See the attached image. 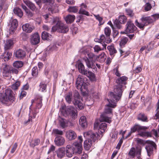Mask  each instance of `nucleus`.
I'll use <instances>...</instances> for the list:
<instances>
[{"label":"nucleus","mask_w":159,"mask_h":159,"mask_svg":"<svg viewBox=\"0 0 159 159\" xmlns=\"http://www.w3.org/2000/svg\"><path fill=\"white\" fill-rule=\"evenodd\" d=\"M107 48L109 51L110 55L112 58L115 55V54L116 53L117 50L114 48L113 45L108 46Z\"/></svg>","instance_id":"29"},{"label":"nucleus","mask_w":159,"mask_h":159,"mask_svg":"<svg viewBox=\"0 0 159 159\" xmlns=\"http://www.w3.org/2000/svg\"><path fill=\"white\" fill-rule=\"evenodd\" d=\"M128 41V38L127 37L123 38L121 39L120 43V45L121 46H124L126 43Z\"/></svg>","instance_id":"50"},{"label":"nucleus","mask_w":159,"mask_h":159,"mask_svg":"<svg viewBox=\"0 0 159 159\" xmlns=\"http://www.w3.org/2000/svg\"><path fill=\"white\" fill-rule=\"evenodd\" d=\"M149 0H144V2L146 3L144 6L145 11H147L150 10L152 8L151 4L150 3Z\"/></svg>","instance_id":"39"},{"label":"nucleus","mask_w":159,"mask_h":159,"mask_svg":"<svg viewBox=\"0 0 159 159\" xmlns=\"http://www.w3.org/2000/svg\"><path fill=\"white\" fill-rule=\"evenodd\" d=\"M104 33L106 37H110L111 33L110 28L108 27L105 28L104 29Z\"/></svg>","instance_id":"48"},{"label":"nucleus","mask_w":159,"mask_h":159,"mask_svg":"<svg viewBox=\"0 0 159 159\" xmlns=\"http://www.w3.org/2000/svg\"><path fill=\"white\" fill-rule=\"evenodd\" d=\"M84 137L86 135L90 138V139L85 140L84 142V148L87 151L89 150L91 147H93V143L95 142L100 136L97 133H93L91 131L85 133L84 134Z\"/></svg>","instance_id":"4"},{"label":"nucleus","mask_w":159,"mask_h":159,"mask_svg":"<svg viewBox=\"0 0 159 159\" xmlns=\"http://www.w3.org/2000/svg\"><path fill=\"white\" fill-rule=\"evenodd\" d=\"M75 19V16L74 15H69L65 18V20L66 23L68 24H71L72 23Z\"/></svg>","instance_id":"34"},{"label":"nucleus","mask_w":159,"mask_h":159,"mask_svg":"<svg viewBox=\"0 0 159 159\" xmlns=\"http://www.w3.org/2000/svg\"><path fill=\"white\" fill-rule=\"evenodd\" d=\"M127 18L124 15L119 16L118 19H116L114 22V25L118 29H120L122 27L121 24H124L126 22Z\"/></svg>","instance_id":"13"},{"label":"nucleus","mask_w":159,"mask_h":159,"mask_svg":"<svg viewBox=\"0 0 159 159\" xmlns=\"http://www.w3.org/2000/svg\"><path fill=\"white\" fill-rule=\"evenodd\" d=\"M39 86H40V89L42 92H43L47 88L46 84H43V83H41Z\"/></svg>","instance_id":"55"},{"label":"nucleus","mask_w":159,"mask_h":159,"mask_svg":"<svg viewBox=\"0 0 159 159\" xmlns=\"http://www.w3.org/2000/svg\"><path fill=\"white\" fill-rule=\"evenodd\" d=\"M65 142L64 138L61 136H57L54 139V143L56 145L60 146L64 145Z\"/></svg>","instance_id":"19"},{"label":"nucleus","mask_w":159,"mask_h":159,"mask_svg":"<svg viewBox=\"0 0 159 159\" xmlns=\"http://www.w3.org/2000/svg\"><path fill=\"white\" fill-rule=\"evenodd\" d=\"M12 53L10 52L5 50L4 52L0 56V58L4 61H7L11 57Z\"/></svg>","instance_id":"23"},{"label":"nucleus","mask_w":159,"mask_h":159,"mask_svg":"<svg viewBox=\"0 0 159 159\" xmlns=\"http://www.w3.org/2000/svg\"><path fill=\"white\" fill-rule=\"evenodd\" d=\"M94 41L96 42H99L100 43V44L103 46L102 50H104V49H106L107 44H106L104 42H103V43H102L100 39H94Z\"/></svg>","instance_id":"53"},{"label":"nucleus","mask_w":159,"mask_h":159,"mask_svg":"<svg viewBox=\"0 0 159 159\" xmlns=\"http://www.w3.org/2000/svg\"><path fill=\"white\" fill-rule=\"evenodd\" d=\"M72 91H70L66 94L65 98L66 102L70 104L72 102L75 108L79 110L84 108V105L82 102V98L77 91H75L73 94Z\"/></svg>","instance_id":"1"},{"label":"nucleus","mask_w":159,"mask_h":159,"mask_svg":"<svg viewBox=\"0 0 159 159\" xmlns=\"http://www.w3.org/2000/svg\"><path fill=\"white\" fill-rule=\"evenodd\" d=\"M40 42V37L38 33H34L30 38V42L32 44L36 45Z\"/></svg>","instance_id":"20"},{"label":"nucleus","mask_w":159,"mask_h":159,"mask_svg":"<svg viewBox=\"0 0 159 159\" xmlns=\"http://www.w3.org/2000/svg\"><path fill=\"white\" fill-rule=\"evenodd\" d=\"M20 82L19 81H17L16 83L13 84L11 86L12 89L15 90L18 89L19 86H20Z\"/></svg>","instance_id":"49"},{"label":"nucleus","mask_w":159,"mask_h":159,"mask_svg":"<svg viewBox=\"0 0 159 159\" xmlns=\"http://www.w3.org/2000/svg\"><path fill=\"white\" fill-rule=\"evenodd\" d=\"M67 115L70 116L73 119H75L77 117V111L72 106H68L65 110Z\"/></svg>","instance_id":"11"},{"label":"nucleus","mask_w":159,"mask_h":159,"mask_svg":"<svg viewBox=\"0 0 159 159\" xmlns=\"http://www.w3.org/2000/svg\"><path fill=\"white\" fill-rule=\"evenodd\" d=\"M26 93L25 91L21 90L20 95V99H22L24 97H25L26 95Z\"/></svg>","instance_id":"63"},{"label":"nucleus","mask_w":159,"mask_h":159,"mask_svg":"<svg viewBox=\"0 0 159 159\" xmlns=\"http://www.w3.org/2000/svg\"><path fill=\"white\" fill-rule=\"evenodd\" d=\"M71 148L75 152V153L79 154L81 153L82 148V144L81 143H78V141L75 142L71 145Z\"/></svg>","instance_id":"16"},{"label":"nucleus","mask_w":159,"mask_h":159,"mask_svg":"<svg viewBox=\"0 0 159 159\" xmlns=\"http://www.w3.org/2000/svg\"><path fill=\"white\" fill-rule=\"evenodd\" d=\"M136 153V150L134 148L132 147L131 148L128 154L130 158H133L134 157Z\"/></svg>","instance_id":"44"},{"label":"nucleus","mask_w":159,"mask_h":159,"mask_svg":"<svg viewBox=\"0 0 159 159\" xmlns=\"http://www.w3.org/2000/svg\"><path fill=\"white\" fill-rule=\"evenodd\" d=\"M107 128V124L105 123H102L99 125V130H100L101 134H102L105 132Z\"/></svg>","instance_id":"38"},{"label":"nucleus","mask_w":159,"mask_h":159,"mask_svg":"<svg viewBox=\"0 0 159 159\" xmlns=\"http://www.w3.org/2000/svg\"><path fill=\"white\" fill-rule=\"evenodd\" d=\"M79 124L83 129H85L87 126V122L85 116L81 117L79 120Z\"/></svg>","instance_id":"27"},{"label":"nucleus","mask_w":159,"mask_h":159,"mask_svg":"<svg viewBox=\"0 0 159 159\" xmlns=\"http://www.w3.org/2000/svg\"><path fill=\"white\" fill-rule=\"evenodd\" d=\"M113 30V38H115L118 34V31L116 30L114 28L112 29Z\"/></svg>","instance_id":"62"},{"label":"nucleus","mask_w":159,"mask_h":159,"mask_svg":"<svg viewBox=\"0 0 159 159\" xmlns=\"http://www.w3.org/2000/svg\"><path fill=\"white\" fill-rule=\"evenodd\" d=\"M76 88L80 91L82 92L83 89L85 88L86 83L84 82L83 76L79 77L76 80Z\"/></svg>","instance_id":"15"},{"label":"nucleus","mask_w":159,"mask_h":159,"mask_svg":"<svg viewBox=\"0 0 159 159\" xmlns=\"http://www.w3.org/2000/svg\"><path fill=\"white\" fill-rule=\"evenodd\" d=\"M41 37L43 40H49L52 38V36L51 34L44 31L42 33Z\"/></svg>","instance_id":"33"},{"label":"nucleus","mask_w":159,"mask_h":159,"mask_svg":"<svg viewBox=\"0 0 159 159\" xmlns=\"http://www.w3.org/2000/svg\"><path fill=\"white\" fill-rule=\"evenodd\" d=\"M0 69L4 77H11L12 74H17L18 70L5 63H2L0 66Z\"/></svg>","instance_id":"5"},{"label":"nucleus","mask_w":159,"mask_h":159,"mask_svg":"<svg viewBox=\"0 0 159 159\" xmlns=\"http://www.w3.org/2000/svg\"><path fill=\"white\" fill-rule=\"evenodd\" d=\"M23 30L27 33L30 32V25L28 23L23 25L22 26Z\"/></svg>","instance_id":"43"},{"label":"nucleus","mask_w":159,"mask_h":159,"mask_svg":"<svg viewBox=\"0 0 159 159\" xmlns=\"http://www.w3.org/2000/svg\"><path fill=\"white\" fill-rule=\"evenodd\" d=\"M154 47V44L152 42H149L148 45L146 47V49H148V51H150L153 49Z\"/></svg>","instance_id":"54"},{"label":"nucleus","mask_w":159,"mask_h":159,"mask_svg":"<svg viewBox=\"0 0 159 159\" xmlns=\"http://www.w3.org/2000/svg\"><path fill=\"white\" fill-rule=\"evenodd\" d=\"M22 7L23 8V9L25 11L26 14H28L29 15L30 14V11L27 8V7L26 6H25L24 5L22 4Z\"/></svg>","instance_id":"60"},{"label":"nucleus","mask_w":159,"mask_h":159,"mask_svg":"<svg viewBox=\"0 0 159 159\" xmlns=\"http://www.w3.org/2000/svg\"><path fill=\"white\" fill-rule=\"evenodd\" d=\"M67 138L70 140L75 139L77 137L76 133L73 130H70L66 132Z\"/></svg>","instance_id":"24"},{"label":"nucleus","mask_w":159,"mask_h":159,"mask_svg":"<svg viewBox=\"0 0 159 159\" xmlns=\"http://www.w3.org/2000/svg\"><path fill=\"white\" fill-rule=\"evenodd\" d=\"M23 65V63L21 61H16L13 63V66L15 68L17 69L22 67Z\"/></svg>","instance_id":"41"},{"label":"nucleus","mask_w":159,"mask_h":159,"mask_svg":"<svg viewBox=\"0 0 159 159\" xmlns=\"http://www.w3.org/2000/svg\"><path fill=\"white\" fill-rule=\"evenodd\" d=\"M86 7L87 6L85 5L84 3L82 4L81 5V8L80 9L79 11V13L80 14H81L82 15H85L87 16H89V12L88 11H86L85 10L82 9V8L83 7L85 8H86Z\"/></svg>","instance_id":"36"},{"label":"nucleus","mask_w":159,"mask_h":159,"mask_svg":"<svg viewBox=\"0 0 159 159\" xmlns=\"http://www.w3.org/2000/svg\"><path fill=\"white\" fill-rule=\"evenodd\" d=\"M56 31L59 33H66L69 31L68 27L61 21H58L56 25L52 27L51 32H54Z\"/></svg>","instance_id":"10"},{"label":"nucleus","mask_w":159,"mask_h":159,"mask_svg":"<svg viewBox=\"0 0 159 159\" xmlns=\"http://www.w3.org/2000/svg\"><path fill=\"white\" fill-rule=\"evenodd\" d=\"M10 22L11 23L10 27H12L14 29H17L18 26V22L17 20L14 19L13 20H10Z\"/></svg>","instance_id":"42"},{"label":"nucleus","mask_w":159,"mask_h":159,"mask_svg":"<svg viewBox=\"0 0 159 159\" xmlns=\"http://www.w3.org/2000/svg\"><path fill=\"white\" fill-rule=\"evenodd\" d=\"M65 152L67 157H70L73 156V154L75 153L74 150L71 148V145H67L66 147Z\"/></svg>","instance_id":"25"},{"label":"nucleus","mask_w":159,"mask_h":159,"mask_svg":"<svg viewBox=\"0 0 159 159\" xmlns=\"http://www.w3.org/2000/svg\"><path fill=\"white\" fill-rule=\"evenodd\" d=\"M15 57L20 59H23L25 56V52L21 49H19L14 52Z\"/></svg>","instance_id":"21"},{"label":"nucleus","mask_w":159,"mask_h":159,"mask_svg":"<svg viewBox=\"0 0 159 159\" xmlns=\"http://www.w3.org/2000/svg\"><path fill=\"white\" fill-rule=\"evenodd\" d=\"M36 3L40 7L42 3H45L49 2L50 3H53L54 0H34Z\"/></svg>","instance_id":"40"},{"label":"nucleus","mask_w":159,"mask_h":159,"mask_svg":"<svg viewBox=\"0 0 159 159\" xmlns=\"http://www.w3.org/2000/svg\"><path fill=\"white\" fill-rule=\"evenodd\" d=\"M99 94L97 92H94L92 93L91 97L95 99L99 98Z\"/></svg>","instance_id":"57"},{"label":"nucleus","mask_w":159,"mask_h":159,"mask_svg":"<svg viewBox=\"0 0 159 159\" xmlns=\"http://www.w3.org/2000/svg\"><path fill=\"white\" fill-rule=\"evenodd\" d=\"M84 75L87 76L91 81H94L96 80L94 74L91 71H88L87 70Z\"/></svg>","instance_id":"32"},{"label":"nucleus","mask_w":159,"mask_h":159,"mask_svg":"<svg viewBox=\"0 0 159 159\" xmlns=\"http://www.w3.org/2000/svg\"><path fill=\"white\" fill-rule=\"evenodd\" d=\"M123 143V139L122 138H121L119 141L118 143L116 146V148L117 149H119L120 148L121 145Z\"/></svg>","instance_id":"61"},{"label":"nucleus","mask_w":159,"mask_h":159,"mask_svg":"<svg viewBox=\"0 0 159 159\" xmlns=\"http://www.w3.org/2000/svg\"><path fill=\"white\" fill-rule=\"evenodd\" d=\"M147 145L145 147V148L147 152L148 155L150 156L153 153V148H156V143L152 141L149 140L146 141Z\"/></svg>","instance_id":"12"},{"label":"nucleus","mask_w":159,"mask_h":159,"mask_svg":"<svg viewBox=\"0 0 159 159\" xmlns=\"http://www.w3.org/2000/svg\"><path fill=\"white\" fill-rule=\"evenodd\" d=\"M56 152L58 158L61 159L65 155V148L64 147L60 148L57 150Z\"/></svg>","instance_id":"26"},{"label":"nucleus","mask_w":159,"mask_h":159,"mask_svg":"<svg viewBox=\"0 0 159 159\" xmlns=\"http://www.w3.org/2000/svg\"><path fill=\"white\" fill-rule=\"evenodd\" d=\"M138 120L144 122H147L148 120L147 116L143 113H140L138 114L137 118Z\"/></svg>","instance_id":"30"},{"label":"nucleus","mask_w":159,"mask_h":159,"mask_svg":"<svg viewBox=\"0 0 159 159\" xmlns=\"http://www.w3.org/2000/svg\"><path fill=\"white\" fill-rule=\"evenodd\" d=\"M137 143L139 144H140L141 145H144L145 144H146V141H144L143 140H142L141 139H138L137 140Z\"/></svg>","instance_id":"59"},{"label":"nucleus","mask_w":159,"mask_h":159,"mask_svg":"<svg viewBox=\"0 0 159 159\" xmlns=\"http://www.w3.org/2000/svg\"><path fill=\"white\" fill-rule=\"evenodd\" d=\"M125 88L120 85H116L114 88V93L111 92L108 97L113 102H117L120 98L122 93Z\"/></svg>","instance_id":"6"},{"label":"nucleus","mask_w":159,"mask_h":159,"mask_svg":"<svg viewBox=\"0 0 159 159\" xmlns=\"http://www.w3.org/2000/svg\"><path fill=\"white\" fill-rule=\"evenodd\" d=\"M53 132L54 134L60 135H63V132L62 130H59L57 129H54L53 130Z\"/></svg>","instance_id":"58"},{"label":"nucleus","mask_w":159,"mask_h":159,"mask_svg":"<svg viewBox=\"0 0 159 159\" xmlns=\"http://www.w3.org/2000/svg\"><path fill=\"white\" fill-rule=\"evenodd\" d=\"M94 49L95 52H98L100 51H101L102 50V49L100 46L98 45H95L94 48Z\"/></svg>","instance_id":"64"},{"label":"nucleus","mask_w":159,"mask_h":159,"mask_svg":"<svg viewBox=\"0 0 159 159\" xmlns=\"http://www.w3.org/2000/svg\"><path fill=\"white\" fill-rule=\"evenodd\" d=\"M13 11L15 14L16 15L20 18L23 15V13L21 10L19 8H15L13 9Z\"/></svg>","instance_id":"37"},{"label":"nucleus","mask_w":159,"mask_h":159,"mask_svg":"<svg viewBox=\"0 0 159 159\" xmlns=\"http://www.w3.org/2000/svg\"><path fill=\"white\" fill-rule=\"evenodd\" d=\"M13 43L12 40L10 39L7 40L5 44V50H7L11 48L13 46Z\"/></svg>","instance_id":"28"},{"label":"nucleus","mask_w":159,"mask_h":159,"mask_svg":"<svg viewBox=\"0 0 159 159\" xmlns=\"http://www.w3.org/2000/svg\"><path fill=\"white\" fill-rule=\"evenodd\" d=\"M128 78L125 76L118 78L116 80V83L117 85H120L126 88L125 85L127 84V80Z\"/></svg>","instance_id":"17"},{"label":"nucleus","mask_w":159,"mask_h":159,"mask_svg":"<svg viewBox=\"0 0 159 159\" xmlns=\"http://www.w3.org/2000/svg\"><path fill=\"white\" fill-rule=\"evenodd\" d=\"M66 120L64 119H61L59 120V124L60 126L62 128H64L66 126Z\"/></svg>","instance_id":"52"},{"label":"nucleus","mask_w":159,"mask_h":159,"mask_svg":"<svg viewBox=\"0 0 159 159\" xmlns=\"http://www.w3.org/2000/svg\"><path fill=\"white\" fill-rule=\"evenodd\" d=\"M143 127H147V128L143 130L142 129V132H148V133L149 134L147 136H145V137H142L143 138H149V137H152V134H153L156 137H157L159 136L157 131V130H156L154 129H153L151 131V132L150 131H146V130L148 128V127H147L145 126H143Z\"/></svg>","instance_id":"22"},{"label":"nucleus","mask_w":159,"mask_h":159,"mask_svg":"<svg viewBox=\"0 0 159 159\" xmlns=\"http://www.w3.org/2000/svg\"><path fill=\"white\" fill-rule=\"evenodd\" d=\"M94 16L96 19L99 21V24L100 25L103 24L104 23L102 22L103 18L102 17H101L99 15H94Z\"/></svg>","instance_id":"51"},{"label":"nucleus","mask_w":159,"mask_h":159,"mask_svg":"<svg viewBox=\"0 0 159 159\" xmlns=\"http://www.w3.org/2000/svg\"><path fill=\"white\" fill-rule=\"evenodd\" d=\"M40 140L39 139H36L32 141L31 144H30V146L33 148L35 146L38 145L40 143Z\"/></svg>","instance_id":"46"},{"label":"nucleus","mask_w":159,"mask_h":159,"mask_svg":"<svg viewBox=\"0 0 159 159\" xmlns=\"http://www.w3.org/2000/svg\"><path fill=\"white\" fill-rule=\"evenodd\" d=\"M78 7L76 6H70L68 10L70 12L76 13L78 11Z\"/></svg>","instance_id":"45"},{"label":"nucleus","mask_w":159,"mask_h":159,"mask_svg":"<svg viewBox=\"0 0 159 159\" xmlns=\"http://www.w3.org/2000/svg\"><path fill=\"white\" fill-rule=\"evenodd\" d=\"M32 75L34 77H36L38 73V68L37 67H34L32 70Z\"/></svg>","instance_id":"47"},{"label":"nucleus","mask_w":159,"mask_h":159,"mask_svg":"<svg viewBox=\"0 0 159 159\" xmlns=\"http://www.w3.org/2000/svg\"><path fill=\"white\" fill-rule=\"evenodd\" d=\"M147 127H143V126H141L138 124H136L131 128L130 131L126 137L125 139H127L130 136L132 133H134L136 131L138 132V135L141 137L148 136L149 134L148 133L142 132V129L144 130Z\"/></svg>","instance_id":"8"},{"label":"nucleus","mask_w":159,"mask_h":159,"mask_svg":"<svg viewBox=\"0 0 159 159\" xmlns=\"http://www.w3.org/2000/svg\"><path fill=\"white\" fill-rule=\"evenodd\" d=\"M137 29L133 22L131 20L128 21L126 25V29L125 30L126 33H131L134 32Z\"/></svg>","instance_id":"14"},{"label":"nucleus","mask_w":159,"mask_h":159,"mask_svg":"<svg viewBox=\"0 0 159 159\" xmlns=\"http://www.w3.org/2000/svg\"><path fill=\"white\" fill-rule=\"evenodd\" d=\"M88 57L84 58L86 65L88 68H91L94 70L93 71H96L97 68L94 64V62L96 61L97 56L92 53H89L87 54Z\"/></svg>","instance_id":"7"},{"label":"nucleus","mask_w":159,"mask_h":159,"mask_svg":"<svg viewBox=\"0 0 159 159\" xmlns=\"http://www.w3.org/2000/svg\"><path fill=\"white\" fill-rule=\"evenodd\" d=\"M106 58V55L104 52L102 53L98 56H97L96 60L100 62H104Z\"/></svg>","instance_id":"35"},{"label":"nucleus","mask_w":159,"mask_h":159,"mask_svg":"<svg viewBox=\"0 0 159 159\" xmlns=\"http://www.w3.org/2000/svg\"><path fill=\"white\" fill-rule=\"evenodd\" d=\"M126 11L127 13V15H129L130 17H132L134 15L133 11L130 9H126Z\"/></svg>","instance_id":"56"},{"label":"nucleus","mask_w":159,"mask_h":159,"mask_svg":"<svg viewBox=\"0 0 159 159\" xmlns=\"http://www.w3.org/2000/svg\"><path fill=\"white\" fill-rule=\"evenodd\" d=\"M109 103L107 105V107L105 108V111L100 116L99 120L101 122L104 121L110 123L111 122V118L108 116V114L112 115V109L111 108H114L116 105L115 103L116 101L113 102L112 100L107 99Z\"/></svg>","instance_id":"2"},{"label":"nucleus","mask_w":159,"mask_h":159,"mask_svg":"<svg viewBox=\"0 0 159 159\" xmlns=\"http://www.w3.org/2000/svg\"><path fill=\"white\" fill-rule=\"evenodd\" d=\"M141 23L138 22L137 20L135 21L136 25L140 29L143 30L145 26L152 23L154 22V20L150 16H142L140 19Z\"/></svg>","instance_id":"9"},{"label":"nucleus","mask_w":159,"mask_h":159,"mask_svg":"<svg viewBox=\"0 0 159 159\" xmlns=\"http://www.w3.org/2000/svg\"><path fill=\"white\" fill-rule=\"evenodd\" d=\"M42 98L40 96L36 97L34 99L31 100L32 104L30 105V107L34 103H36V107L39 109L43 105L42 103Z\"/></svg>","instance_id":"18"},{"label":"nucleus","mask_w":159,"mask_h":159,"mask_svg":"<svg viewBox=\"0 0 159 159\" xmlns=\"http://www.w3.org/2000/svg\"><path fill=\"white\" fill-rule=\"evenodd\" d=\"M15 99V94L9 89H6L4 93L0 94V101L3 104L9 105L14 102Z\"/></svg>","instance_id":"3"},{"label":"nucleus","mask_w":159,"mask_h":159,"mask_svg":"<svg viewBox=\"0 0 159 159\" xmlns=\"http://www.w3.org/2000/svg\"><path fill=\"white\" fill-rule=\"evenodd\" d=\"M77 66L79 72L83 75H84L87 70L86 69H85L84 64L81 62H78Z\"/></svg>","instance_id":"31"}]
</instances>
